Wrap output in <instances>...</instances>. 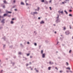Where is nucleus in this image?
Wrapping results in <instances>:
<instances>
[{
    "mask_svg": "<svg viewBox=\"0 0 73 73\" xmlns=\"http://www.w3.org/2000/svg\"><path fill=\"white\" fill-rule=\"evenodd\" d=\"M12 64H13V65H14V63H12Z\"/></svg>",
    "mask_w": 73,
    "mask_h": 73,
    "instance_id": "603ef678",
    "label": "nucleus"
},
{
    "mask_svg": "<svg viewBox=\"0 0 73 73\" xmlns=\"http://www.w3.org/2000/svg\"><path fill=\"white\" fill-rule=\"evenodd\" d=\"M15 11H17V9H15Z\"/></svg>",
    "mask_w": 73,
    "mask_h": 73,
    "instance_id": "79ce46f5",
    "label": "nucleus"
},
{
    "mask_svg": "<svg viewBox=\"0 0 73 73\" xmlns=\"http://www.w3.org/2000/svg\"><path fill=\"white\" fill-rule=\"evenodd\" d=\"M25 2L26 3V5H28V3H27V0L25 1Z\"/></svg>",
    "mask_w": 73,
    "mask_h": 73,
    "instance_id": "ddd939ff",
    "label": "nucleus"
},
{
    "mask_svg": "<svg viewBox=\"0 0 73 73\" xmlns=\"http://www.w3.org/2000/svg\"><path fill=\"white\" fill-rule=\"evenodd\" d=\"M58 13H60V11H58Z\"/></svg>",
    "mask_w": 73,
    "mask_h": 73,
    "instance_id": "c03bdc74",
    "label": "nucleus"
},
{
    "mask_svg": "<svg viewBox=\"0 0 73 73\" xmlns=\"http://www.w3.org/2000/svg\"><path fill=\"white\" fill-rule=\"evenodd\" d=\"M49 8H50V10H52V8H51V7H50Z\"/></svg>",
    "mask_w": 73,
    "mask_h": 73,
    "instance_id": "2f4dec72",
    "label": "nucleus"
},
{
    "mask_svg": "<svg viewBox=\"0 0 73 73\" xmlns=\"http://www.w3.org/2000/svg\"><path fill=\"white\" fill-rule=\"evenodd\" d=\"M60 13H63V11H61L60 12Z\"/></svg>",
    "mask_w": 73,
    "mask_h": 73,
    "instance_id": "bb28decb",
    "label": "nucleus"
},
{
    "mask_svg": "<svg viewBox=\"0 0 73 73\" xmlns=\"http://www.w3.org/2000/svg\"><path fill=\"white\" fill-rule=\"evenodd\" d=\"M14 20V18H13L12 19V20Z\"/></svg>",
    "mask_w": 73,
    "mask_h": 73,
    "instance_id": "5fc2aeb1",
    "label": "nucleus"
},
{
    "mask_svg": "<svg viewBox=\"0 0 73 73\" xmlns=\"http://www.w3.org/2000/svg\"><path fill=\"white\" fill-rule=\"evenodd\" d=\"M54 33H57V32L56 31H55V32H54Z\"/></svg>",
    "mask_w": 73,
    "mask_h": 73,
    "instance_id": "864d4df0",
    "label": "nucleus"
},
{
    "mask_svg": "<svg viewBox=\"0 0 73 73\" xmlns=\"http://www.w3.org/2000/svg\"><path fill=\"white\" fill-rule=\"evenodd\" d=\"M3 70H1V72L2 73V72H3Z\"/></svg>",
    "mask_w": 73,
    "mask_h": 73,
    "instance_id": "4c0bfd02",
    "label": "nucleus"
},
{
    "mask_svg": "<svg viewBox=\"0 0 73 73\" xmlns=\"http://www.w3.org/2000/svg\"><path fill=\"white\" fill-rule=\"evenodd\" d=\"M35 70H36V68H35Z\"/></svg>",
    "mask_w": 73,
    "mask_h": 73,
    "instance_id": "e2e57ef3",
    "label": "nucleus"
},
{
    "mask_svg": "<svg viewBox=\"0 0 73 73\" xmlns=\"http://www.w3.org/2000/svg\"><path fill=\"white\" fill-rule=\"evenodd\" d=\"M50 68H51V67H49L48 68V70H50Z\"/></svg>",
    "mask_w": 73,
    "mask_h": 73,
    "instance_id": "dca6fc26",
    "label": "nucleus"
},
{
    "mask_svg": "<svg viewBox=\"0 0 73 73\" xmlns=\"http://www.w3.org/2000/svg\"><path fill=\"white\" fill-rule=\"evenodd\" d=\"M28 65H29V64H26L27 66H28Z\"/></svg>",
    "mask_w": 73,
    "mask_h": 73,
    "instance_id": "c9c22d12",
    "label": "nucleus"
},
{
    "mask_svg": "<svg viewBox=\"0 0 73 73\" xmlns=\"http://www.w3.org/2000/svg\"><path fill=\"white\" fill-rule=\"evenodd\" d=\"M62 4H65V3H65V1H64V2H62Z\"/></svg>",
    "mask_w": 73,
    "mask_h": 73,
    "instance_id": "c756f323",
    "label": "nucleus"
},
{
    "mask_svg": "<svg viewBox=\"0 0 73 73\" xmlns=\"http://www.w3.org/2000/svg\"><path fill=\"white\" fill-rule=\"evenodd\" d=\"M36 72H38V71L37 70H36Z\"/></svg>",
    "mask_w": 73,
    "mask_h": 73,
    "instance_id": "a18cd8bd",
    "label": "nucleus"
},
{
    "mask_svg": "<svg viewBox=\"0 0 73 73\" xmlns=\"http://www.w3.org/2000/svg\"><path fill=\"white\" fill-rule=\"evenodd\" d=\"M55 69H57V70H58V68H57V67H56L55 68Z\"/></svg>",
    "mask_w": 73,
    "mask_h": 73,
    "instance_id": "37998d69",
    "label": "nucleus"
},
{
    "mask_svg": "<svg viewBox=\"0 0 73 73\" xmlns=\"http://www.w3.org/2000/svg\"><path fill=\"white\" fill-rule=\"evenodd\" d=\"M4 46H5V45H4L3 46V47H4Z\"/></svg>",
    "mask_w": 73,
    "mask_h": 73,
    "instance_id": "052dcab7",
    "label": "nucleus"
},
{
    "mask_svg": "<svg viewBox=\"0 0 73 73\" xmlns=\"http://www.w3.org/2000/svg\"><path fill=\"white\" fill-rule=\"evenodd\" d=\"M44 22L43 21H42L40 22V24H44Z\"/></svg>",
    "mask_w": 73,
    "mask_h": 73,
    "instance_id": "423d86ee",
    "label": "nucleus"
},
{
    "mask_svg": "<svg viewBox=\"0 0 73 73\" xmlns=\"http://www.w3.org/2000/svg\"><path fill=\"white\" fill-rule=\"evenodd\" d=\"M44 3H46L47 4H48V2L47 1H45V2Z\"/></svg>",
    "mask_w": 73,
    "mask_h": 73,
    "instance_id": "4468645a",
    "label": "nucleus"
},
{
    "mask_svg": "<svg viewBox=\"0 0 73 73\" xmlns=\"http://www.w3.org/2000/svg\"><path fill=\"white\" fill-rule=\"evenodd\" d=\"M18 54H21V52H19Z\"/></svg>",
    "mask_w": 73,
    "mask_h": 73,
    "instance_id": "5701e85b",
    "label": "nucleus"
},
{
    "mask_svg": "<svg viewBox=\"0 0 73 73\" xmlns=\"http://www.w3.org/2000/svg\"><path fill=\"white\" fill-rule=\"evenodd\" d=\"M69 12H72V10H70L69 11Z\"/></svg>",
    "mask_w": 73,
    "mask_h": 73,
    "instance_id": "58836bf2",
    "label": "nucleus"
},
{
    "mask_svg": "<svg viewBox=\"0 0 73 73\" xmlns=\"http://www.w3.org/2000/svg\"><path fill=\"white\" fill-rule=\"evenodd\" d=\"M70 72H71V73H72V72L71 71H70Z\"/></svg>",
    "mask_w": 73,
    "mask_h": 73,
    "instance_id": "13d9d810",
    "label": "nucleus"
},
{
    "mask_svg": "<svg viewBox=\"0 0 73 73\" xmlns=\"http://www.w3.org/2000/svg\"><path fill=\"white\" fill-rule=\"evenodd\" d=\"M3 2H4V3H5V4H6L7 3V2H6V1H4Z\"/></svg>",
    "mask_w": 73,
    "mask_h": 73,
    "instance_id": "aec40b11",
    "label": "nucleus"
},
{
    "mask_svg": "<svg viewBox=\"0 0 73 73\" xmlns=\"http://www.w3.org/2000/svg\"><path fill=\"white\" fill-rule=\"evenodd\" d=\"M21 5H24V3H23V2H21Z\"/></svg>",
    "mask_w": 73,
    "mask_h": 73,
    "instance_id": "1a4fd4ad",
    "label": "nucleus"
},
{
    "mask_svg": "<svg viewBox=\"0 0 73 73\" xmlns=\"http://www.w3.org/2000/svg\"><path fill=\"white\" fill-rule=\"evenodd\" d=\"M38 19L39 20H40V17H39L38 18Z\"/></svg>",
    "mask_w": 73,
    "mask_h": 73,
    "instance_id": "49530a36",
    "label": "nucleus"
},
{
    "mask_svg": "<svg viewBox=\"0 0 73 73\" xmlns=\"http://www.w3.org/2000/svg\"><path fill=\"white\" fill-rule=\"evenodd\" d=\"M66 64L67 65H69V64H68V62H66Z\"/></svg>",
    "mask_w": 73,
    "mask_h": 73,
    "instance_id": "393cba45",
    "label": "nucleus"
},
{
    "mask_svg": "<svg viewBox=\"0 0 73 73\" xmlns=\"http://www.w3.org/2000/svg\"><path fill=\"white\" fill-rule=\"evenodd\" d=\"M38 9H40V8H39V7H38Z\"/></svg>",
    "mask_w": 73,
    "mask_h": 73,
    "instance_id": "3c124183",
    "label": "nucleus"
},
{
    "mask_svg": "<svg viewBox=\"0 0 73 73\" xmlns=\"http://www.w3.org/2000/svg\"><path fill=\"white\" fill-rule=\"evenodd\" d=\"M60 73H62V71L60 70Z\"/></svg>",
    "mask_w": 73,
    "mask_h": 73,
    "instance_id": "f704fd0d",
    "label": "nucleus"
},
{
    "mask_svg": "<svg viewBox=\"0 0 73 73\" xmlns=\"http://www.w3.org/2000/svg\"><path fill=\"white\" fill-rule=\"evenodd\" d=\"M34 33H35V35H36V34L37 33L36 32V31H34Z\"/></svg>",
    "mask_w": 73,
    "mask_h": 73,
    "instance_id": "473e14b6",
    "label": "nucleus"
},
{
    "mask_svg": "<svg viewBox=\"0 0 73 73\" xmlns=\"http://www.w3.org/2000/svg\"><path fill=\"white\" fill-rule=\"evenodd\" d=\"M69 16H71V17H72V15H71V14H70L69 15Z\"/></svg>",
    "mask_w": 73,
    "mask_h": 73,
    "instance_id": "4be33fe9",
    "label": "nucleus"
},
{
    "mask_svg": "<svg viewBox=\"0 0 73 73\" xmlns=\"http://www.w3.org/2000/svg\"><path fill=\"white\" fill-rule=\"evenodd\" d=\"M13 2L14 3H15V2H16V1H15V0H14Z\"/></svg>",
    "mask_w": 73,
    "mask_h": 73,
    "instance_id": "7c9ffc66",
    "label": "nucleus"
},
{
    "mask_svg": "<svg viewBox=\"0 0 73 73\" xmlns=\"http://www.w3.org/2000/svg\"><path fill=\"white\" fill-rule=\"evenodd\" d=\"M7 14H5L4 15V16L5 17V16H7Z\"/></svg>",
    "mask_w": 73,
    "mask_h": 73,
    "instance_id": "6ab92c4d",
    "label": "nucleus"
},
{
    "mask_svg": "<svg viewBox=\"0 0 73 73\" xmlns=\"http://www.w3.org/2000/svg\"><path fill=\"white\" fill-rule=\"evenodd\" d=\"M8 16L9 17H10V16H11L10 15H9V16Z\"/></svg>",
    "mask_w": 73,
    "mask_h": 73,
    "instance_id": "0e129e2a",
    "label": "nucleus"
},
{
    "mask_svg": "<svg viewBox=\"0 0 73 73\" xmlns=\"http://www.w3.org/2000/svg\"><path fill=\"white\" fill-rule=\"evenodd\" d=\"M69 1V0H65L64 1V3H66L68 2V1Z\"/></svg>",
    "mask_w": 73,
    "mask_h": 73,
    "instance_id": "0eeeda50",
    "label": "nucleus"
},
{
    "mask_svg": "<svg viewBox=\"0 0 73 73\" xmlns=\"http://www.w3.org/2000/svg\"><path fill=\"white\" fill-rule=\"evenodd\" d=\"M49 64L51 65H53V62H51V61H50L49 62Z\"/></svg>",
    "mask_w": 73,
    "mask_h": 73,
    "instance_id": "39448f33",
    "label": "nucleus"
},
{
    "mask_svg": "<svg viewBox=\"0 0 73 73\" xmlns=\"http://www.w3.org/2000/svg\"><path fill=\"white\" fill-rule=\"evenodd\" d=\"M5 20V19H3L1 21V23H3V24H4V23H5V22H4Z\"/></svg>",
    "mask_w": 73,
    "mask_h": 73,
    "instance_id": "20e7f679",
    "label": "nucleus"
},
{
    "mask_svg": "<svg viewBox=\"0 0 73 73\" xmlns=\"http://www.w3.org/2000/svg\"><path fill=\"white\" fill-rule=\"evenodd\" d=\"M58 43H59V42H58L57 43V44H58Z\"/></svg>",
    "mask_w": 73,
    "mask_h": 73,
    "instance_id": "4d7b16f0",
    "label": "nucleus"
},
{
    "mask_svg": "<svg viewBox=\"0 0 73 73\" xmlns=\"http://www.w3.org/2000/svg\"><path fill=\"white\" fill-rule=\"evenodd\" d=\"M58 18H59V15H58L57 17L56 18V19H57L56 20V23H60V20L58 19Z\"/></svg>",
    "mask_w": 73,
    "mask_h": 73,
    "instance_id": "f257e3e1",
    "label": "nucleus"
},
{
    "mask_svg": "<svg viewBox=\"0 0 73 73\" xmlns=\"http://www.w3.org/2000/svg\"><path fill=\"white\" fill-rule=\"evenodd\" d=\"M65 29H66V27H64V30H65Z\"/></svg>",
    "mask_w": 73,
    "mask_h": 73,
    "instance_id": "cd10ccee",
    "label": "nucleus"
},
{
    "mask_svg": "<svg viewBox=\"0 0 73 73\" xmlns=\"http://www.w3.org/2000/svg\"><path fill=\"white\" fill-rule=\"evenodd\" d=\"M41 47V46H39V48H40V47Z\"/></svg>",
    "mask_w": 73,
    "mask_h": 73,
    "instance_id": "bf43d9fd",
    "label": "nucleus"
},
{
    "mask_svg": "<svg viewBox=\"0 0 73 73\" xmlns=\"http://www.w3.org/2000/svg\"><path fill=\"white\" fill-rule=\"evenodd\" d=\"M33 69L32 68H31V70H32Z\"/></svg>",
    "mask_w": 73,
    "mask_h": 73,
    "instance_id": "774afa93",
    "label": "nucleus"
},
{
    "mask_svg": "<svg viewBox=\"0 0 73 73\" xmlns=\"http://www.w3.org/2000/svg\"><path fill=\"white\" fill-rule=\"evenodd\" d=\"M65 33L66 35H69L70 33H69V31H67L65 32Z\"/></svg>",
    "mask_w": 73,
    "mask_h": 73,
    "instance_id": "f03ea898",
    "label": "nucleus"
},
{
    "mask_svg": "<svg viewBox=\"0 0 73 73\" xmlns=\"http://www.w3.org/2000/svg\"><path fill=\"white\" fill-rule=\"evenodd\" d=\"M34 14H36V15H37V14H38V13L36 12H34Z\"/></svg>",
    "mask_w": 73,
    "mask_h": 73,
    "instance_id": "6e6552de",
    "label": "nucleus"
},
{
    "mask_svg": "<svg viewBox=\"0 0 73 73\" xmlns=\"http://www.w3.org/2000/svg\"><path fill=\"white\" fill-rule=\"evenodd\" d=\"M13 23H14V22L13 21H11V24H13Z\"/></svg>",
    "mask_w": 73,
    "mask_h": 73,
    "instance_id": "f8f14e48",
    "label": "nucleus"
},
{
    "mask_svg": "<svg viewBox=\"0 0 73 73\" xmlns=\"http://www.w3.org/2000/svg\"><path fill=\"white\" fill-rule=\"evenodd\" d=\"M3 8H5V5L3 6Z\"/></svg>",
    "mask_w": 73,
    "mask_h": 73,
    "instance_id": "72a5a7b5",
    "label": "nucleus"
},
{
    "mask_svg": "<svg viewBox=\"0 0 73 73\" xmlns=\"http://www.w3.org/2000/svg\"><path fill=\"white\" fill-rule=\"evenodd\" d=\"M30 54H27V56H29Z\"/></svg>",
    "mask_w": 73,
    "mask_h": 73,
    "instance_id": "c85d7f7f",
    "label": "nucleus"
},
{
    "mask_svg": "<svg viewBox=\"0 0 73 73\" xmlns=\"http://www.w3.org/2000/svg\"><path fill=\"white\" fill-rule=\"evenodd\" d=\"M64 12L66 13V14H68V12L66 10H64Z\"/></svg>",
    "mask_w": 73,
    "mask_h": 73,
    "instance_id": "9b49d317",
    "label": "nucleus"
},
{
    "mask_svg": "<svg viewBox=\"0 0 73 73\" xmlns=\"http://www.w3.org/2000/svg\"><path fill=\"white\" fill-rule=\"evenodd\" d=\"M7 13H12V12L10 11H8L7 12Z\"/></svg>",
    "mask_w": 73,
    "mask_h": 73,
    "instance_id": "f3484780",
    "label": "nucleus"
},
{
    "mask_svg": "<svg viewBox=\"0 0 73 73\" xmlns=\"http://www.w3.org/2000/svg\"><path fill=\"white\" fill-rule=\"evenodd\" d=\"M66 72L68 73V72H69V71H66Z\"/></svg>",
    "mask_w": 73,
    "mask_h": 73,
    "instance_id": "8fccbe9b",
    "label": "nucleus"
},
{
    "mask_svg": "<svg viewBox=\"0 0 73 73\" xmlns=\"http://www.w3.org/2000/svg\"><path fill=\"white\" fill-rule=\"evenodd\" d=\"M31 15H34V16H35V14L34 13V12H32L31 13Z\"/></svg>",
    "mask_w": 73,
    "mask_h": 73,
    "instance_id": "9d476101",
    "label": "nucleus"
},
{
    "mask_svg": "<svg viewBox=\"0 0 73 73\" xmlns=\"http://www.w3.org/2000/svg\"><path fill=\"white\" fill-rule=\"evenodd\" d=\"M46 9H48V7H46Z\"/></svg>",
    "mask_w": 73,
    "mask_h": 73,
    "instance_id": "6e6d98bb",
    "label": "nucleus"
},
{
    "mask_svg": "<svg viewBox=\"0 0 73 73\" xmlns=\"http://www.w3.org/2000/svg\"><path fill=\"white\" fill-rule=\"evenodd\" d=\"M49 3H52V1L50 0L49 1Z\"/></svg>",
    "mask_w": 73,
    "mask_h": 73,
    "instance_id": "a19ab883",
    "label": "nucleus"
},
{
    "mask_svg": "<svg viewBox=\"0 0 73 73\" xmlns=\"http://www.w3.org/2000/svg\"><path fill=\"white\" fill-rule=\"evenodd\" d=\"M29 68H31V66H30Z\"/></svg>",
    "mask_w": 73,
    "mask_h": 73,
    "instance_id": "338daca9",
    "label": "nucleus"
},
{
    "mask_svg": "<svg viewBox=\"0 0 73 73\" xmlns=\"http://www.w3.org/2000/svg\"><path fill=\"white\" fill-rule=\"evenodd\" d=\"M37 11H39V9H37Z\"/></svg>",
    "mask_w": 73,
    "mask_h": 73,
    "instance_id": "680f3d73",
    "label": "nucleus"
},
{
    "mask_svg": "<svg viewBox=\"0 0 73 73\" xmlns=\"http://www.w3.org/2000/svg\"><path fill=\"white\" fill-rule=\"evenodd\" d=\"M41 54H42L43 53V50H41Z\"/></svg>",
    "mask_w": 73,
    "mask_h": 73,
    "instance_id": "a211bd4d",
    "label": "nucleus"
},
{
    "mask_svg": "<svg viewBox=\"0 0 73 73\" xmlns=\"http://www.w3.org/2000/svg\"><path fill=\"white\" fill-rule=\"evenodd\" d=\"M45 56V54H42V57L43 58H44Z\"/></svg>",
    "mask_w": 73,
    "mask_h": 73,
    "instance_id": "7ed1b4c3",
    "label": "nucleus"
},
{
    "mask_svg": "<svg viewBox=\"0 0 73 73\" xmlns=\"http://www.w3.org/2000/svg\"><path fill=\"white\" fill-rule=\"evenodd\" d=\"M34 45H35V46H37V43H34Z\"/></svg>",
    "mask_w": 73,
    "mask_h": 73,
    "instance_id": "412c9836",
    "label": "nucleus"
},
{
    "mask_svg": "<svg viewBox=\"0 0 73 73\" xmlns=\"http://www.w3.org/2000/svg\"><path fill=\"white\" fill-rule=\"evenodd\" d=\"M70 29H72V27H71V26H70Z\"/></svg>",
    "mask_w": 73,
    "mask_h": 73,
    "instance_id": "e433bc0d",
    "label": "nucleus"
},
{
    "mask_svg": "<svg viewBox=\"0 0 73 73\" xmlns=\"http://www.w3.org/2000/svg\"><path fill=\"white\" fill-rule=\"evenodd\" d=\"M27 44H29V42H27Z\"/></svg>",
    "mask_w": 73,
    "mask_h": 73,
    "instance_id": "09e8293b",
    "label": "nucleus"
},
{
    "mask_svg": "<svg viewBox=\"0 0 73 73\" xmlns=\"http://www.w3.org/2000/svg\"><path fill=\"white\" fill-rule=\"evenodd\" d=\"M16 56H15L14 58H16Z\"/></svg>",
    "mask_w": 73,
    "mask_h": 73,
    "instance_id": "69168bd1",
    "label": "nucleus"
},
{
    "mask_svg": "<svg viewBox=\"0 0 73 73\" xmlns=\"http://www.w3.org/2000/svg\"><path fill=\"white\" fill-rule=\"evenodd\" d=\"M30 58H32V56H30Z\"/></svg>",
    "mask_w": 73,
    "mask_h": 73,
    "instance_id": "de8ad7c7",
    "label": "nucleus"
},
{
    "mask_svg": "<svg viewBox=\"0 0 73 73\" xmlns=\"http://www.w3.org/2000/svg\"><path fill=\"white\" fill-rule=\"evenodd\" d=\"M66 69H69V70H70V67H68V68H67Z\"/></svg>",
    "mask_w": 73,
    "mask_h": 73,
    "instance_id": "2eb2a0df",
    "label": "nucleus"
},
{
    "mask_svg": "<svg viewBox=\"0 0 73 73\" xmlns=\"http://www.w3.org/2000/svg\"><path fill=\"white\" fill-rule=\"evenodd\" d=\"M41 2L42 3H44V0H42L41 1Z\"/></svg>",
    "mask_w": 73,
    "mask_h": 73,
    "instance_id": "b1692460",
    "label": "nucleus"
},
{
    "mask_svg": "<svg viewBox=\"0 0 73 73\" xmlns=\"http://www.w3.org/2000/svg\"><path fill=\"white\" fill-rule=\"evenodd\" d=\"M4 18V17H3V16H0V18Z\"/></svg>",
    "mask_w": 73,
    "mask_h": 73,
    "instance_id": "a878e982",
    "label": "nucleus"
},
{
    "mask_svg": "<svg viewBox=\"0 0 73 73\" xmlns=\"http://www.w3.org/2000/svg\"><path fill=\"white\" fill-rule=\"evenodd\" d=\"M71 50H70L69 52V53H70L71 52Z\"/></svg>",
    "mask_w": 73,
    "mask_h": 73,
    "instance_id": "ea45409f",
    "label": "nucleus"
}]
</instances>
